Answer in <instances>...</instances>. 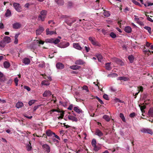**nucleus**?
<instances>
[{"instance_id": "obj_1", "label": "nucleus", "mask_w": 153, "mask_h": 153, "mask_svg": "<svg viewBox=\"0 0 153 153\" xmlns=\"http://www.w3.org/2000/svg\"><path fill=\"white\" fill-rule=\"evenodd\" d=\"M47 15V11L45 10H42L40 12V14L38 17V19L39 21H43Z\"/></svg>"}, {"instance_id": "obj_2", "label": "nucleus", "mask_w": 153, "mask_h": 153, "mask_svg": "<svg viewBox=\"0 0 153 153\" xmlns=\"http://www.w3.org/2000/svg\"><path fill=\"white\" fill-rule=\"evenodd\" d=\"M13 6L15 9L18 12H20L21 11V8L20 4L17 3H14Z\"/></svg>"}, {"instance_id": "obj_3", "label": "nucleus", "mask_w": 153, "mask_h": 153, "mask_svg": "<svg viewBox=\"0 0 153 153\" xmlns=\"http://www.w3.org/2000/svg\"><path fill=\"white\" fill-rule=\"evenodd\" d=\"M73 45L74 48L79 50H81L84 47L82 45H80L79 43H74Z\"/></svg>"}, {"instance_id": "obj_4", "label": "nucleus", "mask_w": 153, "mask_h": 153, "mask_svg": "<svg viewBox=\"0 0 153 153\" xmlns=\"http://www.w3.org/2000/svg\"><path fill=\"white\" fill-rule=\"evenodd\" d=\"M140 131L144 133H148L151 134H153L152 131L148 128H143L140 130Z\"/></svg>"}, {"instance_id": "obj_5", "label": "nucleus", "mask_w": 153, "mask_h": 153, "mask_svg": "<svg viewBox=\"0 0 153 153\" xmlns=\"http://www.w3.org/2000/svg\"><path fill=\"white\" fill-rule=\"evenodd\" d=\"M89 40L91 42V43L94 45H98V43L96 41L95 38L93 37H89Z\"/></svg>"}, {"instance_id": "obj_6", "label": "nucleus", "mask_w": 153, "mask_h": 153, "mask_svg": "<svg viewBox=\"0 0 153 153\" xmlns=\"http://www.w3.org/2000/svg\"><path fill=\"white\" fill-rule=\"evenodd\" d=\"M44 30L43 27H40L39 29L37 30L36 31V33L37 35H39Z\"/></svg>"}, {"instance_id": "obj_7", "label": "nucleus", "mask_w": 153, "mask_h": 153, "mask_svg": "<svg viewBox=\"0 0 153 153\" xmlns=\"http://www.w3.org/2000/svg\"><path fill=\"white\" fill-rule=\"evenodd\" d=\"M22 62L25 65H27L30 63V61L29 59L25 58L23 59Z\"/></svg>"}, {"instance_id": "obj_8", "label": "nucleus", "mask_w": 153, "mask_h": 153, "mask_svg": "<svg viewBox=\"0 0 153 153\" xmlns=\"http://www.w3.org/2000/svg\"><path fill=\"white\" fill-rule=\"evenodd\" d=\"M21 27V24L19 22H16L13 24V28L18 29Z\"/></svg>"}, {"instance_id": "obj_9", "label": "nucleus", "mask_w": 153, "mask_h": 153, "mask_svg": "<svg viewBox=\"0 0 153 153\" xmlns=\"http://www.w3.org/2000/svg\"><path fill=\"white\" fill-rule=\"evenodd\" d=\"M56 67L58 69H62L64 68V65L61 62H58L56 64Z\"/></svg>"}, {"instance_id": "obj_10", "label": "nucleus", "mask_w": 153, "mask_h": 153, "mask_svg": "<svg viewBox=\"0 0 153 153\" xmlns=\"http://www.w3.org/2000/svg\"><path fill=\"white\" fill-rule=\"evenodd\" d=\"M68 118L69 120H72V121L76 122L78 121V119L77 118L71 115H68Z\"/></svg>"}, {"instance_id": "obj_11", "label": "nucleus", "mask_w": 153, "mask_h": 153, "mask_svg": "<svg viewBox=\"0 0 153 153\" xmlns=\"http://www.w3.org/2000/svg\"><path fill=\"white\" fill-rule=\"evenodd\" d=\"M74 110L78 114L82 113L83 111L78 106H75L74 107Z\"/></svg>"}, {"instance_id": "obj_12", "label": "nucleus", "mask_w": 153, "mask_h": 153, "mask_svg": "<svg viewBox=\"0 0 153 153\" xmlns=\"http://www.w3.org/2000/svg\"><path fill=\"white\" fill-rule=\"evenodd\" d=\"M51 95V92L49 90H47L45 91L43 94L44 97H47Z\"/></svg>"}, {"instance_id": "obj_13", "label": "nucleus", "mask_w": 153, "mask_h": 153, "mask_svg": "<svg viewBox=\"0 0 153 153\" xmlns=\"http://www.w3.org/2000/svg\"><path fill=\"white\" fill-rule=\"evenodd\" d=\"M95 134L99 136L100 137H101L103 135L102 133L98 129H97L95 131Z\"/></svg>"}, {"instance_id": "obj_14", "label": "nucleus", "mask_w": 153, "mask_h": 153, "mask_svg": "<svg viewBox=\"0 0 153 153\" xmlns=\"http://www.w3.org/2000/svg\"><path fill=\"white\" fill-rule=\"evenodd\" d=\"M43 147L48 153H49L50 152V148L48 145L45 144L43 146Z\"/></svg>"}, {"instance_id": "obj_15", "label": "nucleus", "mask_w": 153, "mask_h": 153, "mask_svg": "<svg viewBox=\"0 0 153 153\" xmlns=\"http://www.w3.org/2000/svg\"><path fill=\"white\" fill-rule=\"evenodd\" d=\"M4 41L6 43H9L11 42V39L8 36H5L3 39Z\"/></svg>"}, {"instance_id": "obj_16", "label": "nucleus", "mask_w": 153, "mask_h": 153, "mask_svg": "<svg viewBox=\"0 0 153 153\" xmlns=\"http://www.w3.org/2000/svg\"><path fill=\"white\" fill-rule=\"evenodd\" d=\"M23 105L24 104L22 102H18L16 104V107L18 108H19L23 107Z\"/></svg>"}, {"instance_id": "obj_17", "label": "nucleus", "mask_w": 153, "mask_h": 153, "mask_svg": "<svg viewBox=\"0 0 153 153\" xmlns=\"http://www.w3.org/2000/svg\"><path fill=\"white\" fill-rule=\"evenodd\" d=\"M46 32L47 35H51L56 33L55 32L53 31H50L48 28H47L46 30Z\"/></svg>"}, {"instance_id": "obj_18", "label": "nucleus", "mask_w": 153, "mask_h": 153, "mask_svg": "<svg viewBox=\"0 0 153 153\" xmlns=\"http://www.w3.org/2000/svg\"><path fill=\"white\" fill-rule=\"evenodd\" d=\"M61 39V37L60 36H58L57 38L56 39H53V43L55 44H58L60 42V39Z\"/></svg>"}, {"instance_id": "obj_19", "label": "nucleus", "mask_w": 153, "mask_h": 153, "mask_svg": "<svg viewBox=\"0 0 153 153\" xmlns=\"http://www.w3.org/2000/svg\"><path fill=\"white\" fill-rule=\"evenodd\" d=\"M124 30L127 33H130L131 31V28L130 26L126 27L124 29Z\"/></svg>"}, {"instance_id": "obj_20", "label": "nucleus", "mask_w": 153, "mask_h": 153, "mask_svg": "<svg viewBox=\"0 0 153 153\" xmlns=\"http://www.w3.org/2000/svg\"><path fill=\"white\" fill-rule=\"evenodd\" d=\"M46 133L48 137H50L54 133L52 132L50 130H48L46 131Z\"/></svg>"}, {"instance_id": "obj_21", "label": "nucleus", "mask_w": 153, "mask_h": 153, "mask_svg": "<svg viewBox=\"0 0 153 153\" xmlns=\"http://www.w3.org/2000/svg\"><path fill=\"white\" fill-rule=\"evenodd\" d=\"M84 63V61L81 59H78L75 62V64L78 65H82Z\"/></svg>"}, {"instance_id": "obj_22", "label": "nucleus", "mask_w": 153, "mask_h": 153, "mask_svg": "<svg viewBox=\"0 0 153 153\" xmlns=\"http://www.w3.org/2000/svg\"><path fill=\"white\" fill-rule=\"evenodd\" d=\"M117 79L118 80H123L124 81H127L128 80V78L127 77L121 76L118 77Z\"/></svg>"}, {"instance_id": "obj_23", "label": "nucleus", "mask_w": 153, "mask_h": 153, "mask_svg": "<svg viewBox=\"0 0 153 153\" xmlns=\"http://www.w3.org/2000/svg\"><path fill=\"white\" fill-rule=\"evenodd\" d=\"M19 34V33H17L16 34L15 36V40L14 41V43L15 44H17L18 43V38Z\"/></svg>"}, {"instance_id": "obj_24", "label": "nucleus", "mask_w": 153, "mask_h": 153, "mask_svg": "<svg viewBox=\"0 0 153 153\" xmlns=\"http://www.w3.org/2000/svg\"><path fill=\"white\" fill-rule=\"evenodd\" d=\"M3 65L4 67L5 68H8L10 67V64L9 62L7 61H5L4 62Z\"/></svg>"}, {"instance_id": "obj_25", "label": "nucleus", "mask_w": 153, "mask_h": 153, "mask_svg": "<svg viewBox=\"0 0 153 153\" xmlns=\"http://www.w3.org/2000/svg\"><path fill=\"white\" fill-rule=\"evenodd\" d=\"M96 56L97 58L98 61L100 62H101L103 59L102 56L99 54H97Z\"/></svg>"}, {"instance_id": "obj_26", "label": "nucleus", "mask_w": 153, "mask_h": 153, "mask_svg": "<svg viewBox=\"0 0 153 153\" xmlns=\"http://www.w3.org/2000/svg\"><path fill=\"white\" fill-rule=\"evenodd\" d=\"M11 13L9 9H7L5 13V16L6 17H8L11 16Z\"/></svg>"}, {"instance_id": "obj_27", "label": "nucleus", "mask_w": 153, "mask_h": 153, "mask_svg": "<svg viewBox=\"0 0 153 153\" xmlns=\"http://www.w3.org/2000/svg\"><path fill=\"white\" fill-rule=\"evenodd\" d=\"M111 62H108L106 63L105 64V68L106 69L108 70H110L111 69V68L110 66Z\"/></svg>"}, {"instance_id": "obj_28", "label": "nucleus", "mask_w": 153, "mask_h": 153, "mask_svg": "<svg viewBox=\"0 0 153 153\" xmlns=\"http://www.w3.org/2000/svg\"><path fill=\"white\" fill-rule=\"evenodd\" d=\"M128 59L129 60L130 62L132 63L133 62L134 58L133 55H131L128 56Z\"/></svg>"}, {"instance_id": "obj_29", "label": "nucleus", "mask_w": 153, "mask_h": 153, "mask_svg": "<svg viewBox=\"0 0 153 153\" xmlns=\"http://www.w3.org/2000/svg\"><path fill=\"white\" fill-rule=\"evenodd\" d=\"M70 68L73 70H77L79 69L80 68V67L77 65H73L71 66Z\"/></svg>"}, {"instance_id": "obj_30", "label": "nucleus", "mask_w": 153, "mask_h": 153, "mask_svg": "<svg viewBox=\"0 0 153 153\" xmlns=\"http://www.w3.org/2000/svg\"><path fill=\"white\" fill-rule=\"evenodd\" d=\"M148 113L150 116L153 117V108H150L148 111Z\"/></svg>"}, {"instance_id": "obj_31", "label": "nucleus", "mask_w": 153, "mask_h": 153, "mask_svg": "<svg viewBox=\"0 0 153 153\" xmlns=\"http://www.w3.org/2000/svg\"><path fill=\"white\" fill-rule=\"evenodd\" d=\"M119 116L121 118L122 121L124 122H126V120L123 114L122 113H120L119 114Z\"/></svg>"}, {"instance_id": "obj_32", "label": "nucleus", "mask_w": 153, "mask_h": 153, "mask_svg": "<svg viewBox=\"0 0 153 153\" xmlns=\"http://www.w3.org/2000/svg\"><path fill=\"white\" fill-rule=\"evenodd\" d=\"M53 39L52 38L46 39L45 41L46 43H53Z\"/></svg>"}, {"instance_id": "obj_33", "label": "nucleus", "mask_w": 153, "mask_h": 153, "mask_svg": "<svg viewBox=\"0 0 153 153\" xmlns=\"http://www.w3.org/2000/svg\"><path fill=\"white\" fill-rule=\"evenodd\" d=\"M102 33L104 35H108L109 34V32L108 31H107V30H105L104 29H102L101 30Z\"/></svg>"}, {"instance_id": "obj_34", "label": "nucleus", "mask_w": 153, "mask_h": 153, "mask_svg": "<svg viewBox=\"0 0 153 153\" xmlns=\"http://www.w3.org/2000/svg\"><path fill=\"white\" fill-rule=\"evenodd\" d=\"M66 23L69 25L71 26L72 23L74 22L71 19L70 20H67L66 21Z\"/></svg>"}, {"instance_id": "obj_35", "label": "nucleus", "mask_w": 153, "mask_h": 153, "mask_svg": "<svg viewBox=\"0 0 153 153\" xmlns=\"http://www.w3.org/2000/svg\"><path fill=\"white\" fill-rule=\"evenodd\" d=\"M55 1L56 3L59 5H62L64 3L63 0H55Z\"/></svg>"}, {"instance_id": "obj_36", "label": "nucleus", "mask_w": 153, "mask_h": 153, "mask_svg": "<svg viewBox=\"0 0 153 153\" xmlns=\"http://www.w3.org/2000/svg\"><path fill=\"white\" fill-rule=\"evenodd\" d=\"M42 85H49L50 84L49 82L46 80H44L42 82Z\"/></svg>"}, {"instance_id": "obj_37", "label": "nucleus", "mask_w": 153, "mask_h": 153, "mask_svg": "<svg viewBox=\"0 0 153 153\" xmlns=\"http://www.w3.org/2000/svg\"><path fill=\"white\" fill-rule=\"evenodd\" d=\"M103 14L104 16L106 17H108L110 15L109 12L108 11L103 10Z\"/></svg>"}, {"instance_id": "obj_38", "label": "nucleus", "mask_w": 153, "mask_h": 153, "mask_svg": "<svg viewBox=\"0 0 153 153\" xmlns=\"http://www.w3.org/2000/svg\"><path fill=\"white\" fill-rule=\"evenodd\" d=\"M38 66L39 68H43L45 66V63L44 61H42L41 63L39 64Z\"/></svg>"}, {"instance_id": "obj_39", "label": "nucleus", "mask_w": 153, "mask_h": 153, "mask_svg": "<svg viewBox=\"0 0 153 153\" xmlns=\"http://www.w3.org/2000/svg\"><path fill=\"white\" fill-rule=\"evenodd\" d=\"M143 51L145 54H147L148 55H149V53H147V52H151V51L149 49H146L145 47L143 49Z\"/></svg>"}, {"instance_id": "obj_40", "label": "nucleus", "mask_w": 153, "mask_h": 153, "mask_svg": "<svg viewBox=\"0 0 153 153\" xmlns=\"http://www.w3.org/2000/svg\"><path fill=\"white\" fill-rule=\"evenodd\" d=\"M26 148L27 150L28 151H30L32 149V146L31 144H28L26 146Z\"/></svg>"}, {"instance_id": "obj_41", "label": "nucleus", "mask_w": 153, "mask_h": 153, "mask_svg": "<svg viewBox=\"0 0 153 153\" xmlns=\"http://www.w3.org/2000/svg\"><path fill=\"white\" fill-rule=\"evenodd\" d=\"M103 118L105 119L106 121H109L110 120L109 117L106 115H104L103 117Z\"/></svg>"}, {"instance_id": "obj_42", "label": "nucleus", "mask_w": 153, "mask_h": 153, "mask_svg": "<svg viewBox=\"0 0 153 153\" xmlns=\"http://www.w3.org/2000/svg\"><path fill=\"white\" fill-rule=\"evenodd\" d=\"M93 147L94 150L95 151H97L101 149L100 147L97 146L96 145Z\"/></svg>"}, {"instance_id": "obj_43", "label": "nucleus", "mask_w": 153, "mask_h": 153, "mask_svg": "<svg viewBox=\"0 0 153 153\" xmlns=\"http://www.w3.org/2000/svg\"><path fill=\"white\" fill-rule=\"evenodd\" d=\"M96 144L97 142L96 140L94 139H93L91 142V144L93 147L96 145Z\"/></svg>"}, {"instance_id": "obj_44", "label": "nucleus", "mask_w": 153, "mask_h": 153, "mask_svg": "<svg viewBox=\"0 0 153 153\" xmlns=\"http://www.w3.org/2000/svg\"><path fill=\"white\" fill-rule=\"evenodd\" d=\"M144 28L147 30L148 31L150 34L151 33V28L148 26H145L144 27Z\"/></svg>"}, {"instance_id": "obj_45", "label": "nucleus", "mask_w": 153, "mask_h": 153, "mask_svg": "<svg viewBox=\"0 0 153 153\" xmlns=\"http://www.w3.org/2000/svg\"><path fill=\"white\" fill-rule=\"evenodd\" d=\"M139 107H140V109L141 111L142 112L143 111L144 112V109L146 108V106L145 105L141 106L140 105H139Z\"/></svg>"}, {"instance_id": "obj_46", "label": "nucleus", "mask_w": 153, "mask_h": 153, "mask_svg": "<svg viewBox=\"0 0 153 153\" xmlns=\"http://www.w3.org/2000/svg\"><path fill=\"white\" fill-rule=\"evenodd\" d=\"M5 42L4 41L0 42V46L1 47H4L5 45Z\"/></svg>"}, {"instance_id": "obj_47", "label": "nucleus", "mask_w": 153, "mask_h": 153, "mask_svg": "<svg viewBox=\"0 0 153 153\" xmlns=\"http://www.w3.org/2000/svg\"><path fill=\"white\" fill-rule=\"evenodd\" d=\"M82 88L83 90H85L87 92H88L89 91L88 87L86 85L83 86Z\"/></svg>"}, {"instance_id": "obj_48", "label": "nucleus", "mask_w": 153, "mask_h": 153, "mask_svg": "<svg viewBox=\"0 0 153 153\" xmlns=\"http://www.w3.org/2000/svg\"><path fill=\"white\" fill-rule=\"evenodd\" d=\"M35 100H32L29 102L28 104L30 106L31 105L35 102Z\"/></svg>"}, {"instance_id": "obj_49", "label": "nucleus", "mask_w": 153, "mask_h": 153, "mask_svg": "<svg viewBox=\"0 0 153 153\" xmlns=\"http://www.w3.org/2000/svg\"><path fill=\"white\" fill-rule=\"evenodd\" d=\"M14 81L16 84V85L17 86L18 85V82L19 81V80L16 77L15 78Z\"/></svg>"}, {"instance_id": "obj_50", "label": "nucleus", "mask_w": 153, "mask_h": 153, "mask_svg": "<svg viewBox=\"0 0 153 153\" xmlns=\"http://www.w3.org/2000/svg\"><path fill=\"white\" fill-rule=\"evenodd\" d=\"M95 97L96 98V99L98 100V101L100 103V104H103V101L99 97H98L97 96H96Z\"/></svg>"}, {"instance_id": "obj_51", "label": "nucleus", "mask_w": 153, "mask_h": 153, "mask_svg": "<svg viewBox=\"0 0 153 153\" xmlns=\"http://www.w3.org/2000/svg\"><path fill=\"white\" fill-rule=\"evenodd\" d=\"M5 80V77L3 76H2L0 77V81L1 82H4Z\"/></svg>"}, {"instance_id": "obj_52", "label": "nucleus", "mask_w": 153, "mask_h": 153, "mask_svg": "<svg viewBox=\"0 0 153 153\" xmlns=\"http://www.w3.org/2000/svg\"><path fill=\"white\" fill-rule=\"evenodd\" d=\"M103 97L106 100H109L108 96L106 94H104L103 95Z\"/></svg>"}, {"instance_id": "obj_53", "label": "nucleus", "mask_w": 153, "mask_h": 153, "mask_svg": "<svg viewBox=\"0 0 153 153\" xmlns=\"http://www.w3.org/2000/svg\"><path fill=\"white\" fill-rule=\"evenodd\" d=\"M107 76L108 77H114L115 76V74L114 73H113L112 74H111L108 75Z\"/></svg>"}, {"instance_id": "obj_54", "label": "nucleus", "mask_w": 153, "mask_h": 153, "mask_svg": "<svg viewBox=\"0 0 153 153\" xmlns=\"http://www.w3.org/2000/svg\"><path fill=\"white\" fill-rule=\"evenodd\" d=\"M36 42L37 43L43 45L44 44V42L41 40H36Z\"/></svg>"}, {"instance_id": "obj_55", "label": "nucleus", "mask_w": 153, "mask_h": 153, "mask_svg": "<svg viewBox=\"0 0 153 153\" xmlns=\"http://www.w3.org/2000/svg\"><path fill=\"white\" fill-rule=\"evenodd\" d=\"M135 116V114L134 112L131 113L129 115V116L131 118L134 117Z\"/></svg>"}, {"instance_id": "obj_56", "label": "nucleus", "mask_w": 153, "mask_h": 153, "mask_svg": "<svg viewBox=\"0 0 153 153\" xmlns=\"http://www.w3.org/2000/svg\"><path fill=\"white\" fill-rule=\"evenodd\" d=\"M24 88L25 89H26L28 91H30V88L29 87H28V86H24Z\"/></svg>"}, {"instance_id": "obj_57", "label": "nucleus", "mask_w": 153, "mask_h": 153, "mask_svg": "<svg viewBox=\"0 0 153 153\" xmlns=\"http://www.w3.org/2000/svg\"><path fill=\"white\" fill-rule=\"evenodd\" d=\"M110 36L113 38H115V33L113 32L111 33L110 34Z\"/></svg>"}, {"instance_id": "obj_58", "label": "nucleus", "mask_w": 153, "mask_h": 153, "mask_svg": "<svg viewBox=\"0 0 153 153\" xmlns=\"http://www.w3.org/2000/svg\"><path fill=\"white\" fill-rule=\"evenodd\" d=\"M69 45V43L68 42H67L65 43L64 45L63 48H65L68 46Z\"/></svg>"}, {"instance_id": "obj_59", "label": "nucleus", "mask_w": 153, "mask_h": 153, "mask_svg": "<svg viewBox=\"0 0 153 153\" xmlns=\"http://www.w3.org/2000/svg\"><path fill=\"white\" fill-rule=\"evenodd\" d=\"M123 102L122 101L120 100L119 99L115 98V102Z\"/></svg>"}, {"instance_id": "obj_60", "label": "nucleus", "mask_w": 153, "mask_h": 153, "mask_svg": "<svg viewBox=\"0 0 153 153\" xmlns=\"http://www.w3.org/2000/svg\"><path fill=\"white\" fill-rule=\"evenodd\" d=\"M73 105H71L68 108V109L70 110H72L73 109Z\"/></svg>"}, {"instance_id": "obj_61", "label": "nucleus", "mask_w": 153, "mask_h": 153, "mask_svg": "<svg viewBox=\"0 0 153 153\" xmlns=\"http://www.w3.org/2000/svg\"><path fill=\"white\" fill-rule=\"evenodd\" d=\"M138 88H139L140 89L139 90H138V91H140L141 92L143 91V87L142 86H140L139 87H138Z\"/></svg>"}, {"instance_id": "obj_62", "label": "nucleus", "mask_w": 153, "mask_h": 153, "mask_svg": "<svg viewBox=\"0 0 153 153\" xmlns=\"http://www.w3.org/2000/svg\"><path fill=\"white\" fill-rule=\"evenodd\" d=\"M147 19L151 22H153V20L149 16L147 17Z\"/></svg>"}, {"instance_id": "obj_63", "label": "nucleus", "mask_w": 153, "mask_h": 153, "mask_svg": "<svg viewBox=\"0 0 153 153\" xmlns=\"http://www.w3.org/2000/svg\"><path fill=\"white\" fill-rule=\"evenodd\" d=\"M85 50L87 52H89V49H90L88 47L86 46H85Z\"/></svg>"}, {"instance_id": "obj_64", "label": "nucleus", "mask_w": 153, "mask_h": 153, "mask_svg": "<svg viewBox=\"0 0 153 153\" xmlns=\"http://www.w3.org/2000/svg\"><path fill=\"white\" fill-rule=\"evenodd\" d=\"M53 135H54V136L55 138H56L57 139L59 140H60V138L59 137L56 135L55 133H54Z\"/></svg>"}]
</instances>
